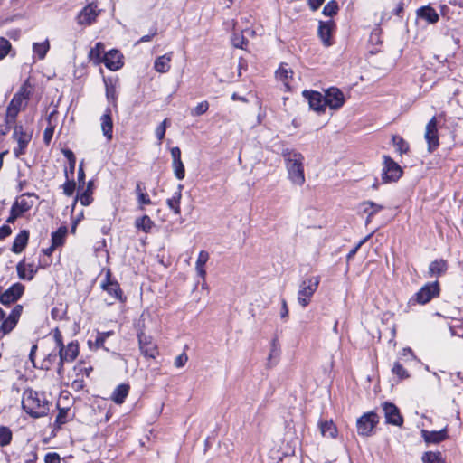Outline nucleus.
Returning <instances> with one entry per match:
<instances>
[{
    "instance_id": "obj_1",
    "label": "nucleus",
    "mask_w": 463,
    "mask_h": 463,
    "mask_svg": "<svg viewBox=\"0 0 463 463\" xmlns=\"http://www.w3.org/2000/svg\"><path fill=\"white\" fill-rule=\"evenodd\" d=\"M282 156L289 181L297 186H302L305 184L304 173V156L294 150L286 148L282 151Z\"/></svg>"
},
{
    "instance_id": "obj_2",
    "label": "nucleus",
    "mask_w": 463,
    "mask_h": 463,
    "mask_svg": "<svg viewBox=\"0 0 463 463\" xmlns=\"http://www.w3.org/2000/svg\"><path fill=\"white\" fill-rule=\"evenodd\" d=\"M22 406L28 414L34 418L43 417L49 411V402L44 394L31 389L24 392Z\"/></svg>"
},
{
    "instance_id": "obj_3",
    "label": "nucleus",
    "mask_w": 463,
    "mask_h": 463,
    "mask_svg": "<svg viewBox=\"0 0 463 463\" xmlns=\"http://www.w3.org/2000/svg\"><path fill=\"white\" fill-rule=\"evenodd\" d=\"M53 339L56 346L59 348L60 363L58 374H61L64 363H71L79 354V345L76 341L70 342L66 346L63 344L61 332L56 328L53 331Z\"/></svg>"
},
{
    "instance_id": "obj_4",
    "label": "nucleus",
    "mask_w": 463,
    "mask_h": 463,
    "mask_svg": "<svg viewBox=\"0 0 463 463\" xmlns=\"http://www.w3.org/2000/svg\"><path fill=\"white\" fill-rule=\"evenodd\" d=\"M30 97V91L25 86H22L17 93L11 99L6 109L5 123L8 130L14 124L20 110L26 107Z\"/></svg>"
},
{
    "instance_id": "obj_5",
    "label": "nucleus",
    "mask_w": 463,
    "mask_h": 463,
    "mask_svg": "<svg viewBox=\"0 0 463 463\" xmlns=\"http://www.w3.org/2000/svg\"><path fill=\"white\" fill-rule=\"evenodd\" d=\"M319 283L320 277L318 276L306 278L301 281L298 291V302L302 307L309 305Z\"/></svg>"
},
{
    "instance_id": "obj_6",
    "label": "nucleus",
    "mask_w": 463,
    "mask_h": 463,
    "mask_svg": "<svg viewBox=\"0 0 463 463\" xmlns=\"http://www.w3.org/2000/svg\"><path fill=\"white\" fill-rule=\"evenodd\" d=\"M379 421L378 415L373 411H369L357 419L356 428L357 433L363 437L372 435L373 429Z\"/></svg>"
},
{
    "instance_id": "obj_7",
    "label": "nucleus",
    "mask_w": 463,
    "mask_h": 463,
    "mask_svg": "<svg viewBox=\"0 0 463 463\" xmlns=\"http://www.w3.org/2000/svg\"><path fill=\"white\" fill-rule=\"evenodd\" d=\"M402 174L401 166L394 162L390 156H383V168L382 179L384 183L397 181Z\"/></svg>"
},
{
    "instance_id": "obj_8",
    "label": "nucleus",
    "mask_w": 463,
    "mask_h": 463,
    "mask_svg": "<svg viewBox=\"0 0 463 463\" xmlns=\"http://www.w3.org/2000/svg\"><path fill=\"white\" fill-rule=\"evenodd\" d=\"M137 338L140 353L145 357L155 359L159 354L157 345L154 342L151 335H146L144 332H140L137 335Z\"/></svg>"
},
{
    "instance_id": "obj_9",
    "label": "nucleus",
    "mask_w": 463,
    "mask_h": 463,
    "mask_svg": "<svg viewBox=\"0 0 463 463\" xmlns=\"http://www.w3.org/2000/svg\"><path fill=\"white\" fill-rule=\"evenodd\" d=\"M13 137L18 144V146L14 149V154L16 157H19L25 153V149L32 139V134L25 131L23 126L17 125L14 127Z\"/></svg>"
},
{
    "instance_id": "obj_10",
    "label": "nucleus",
    "mask_w": 463,
    "mask_h": 463,
    "mask_svg": "<svg viewBox=\"0 0 463 463\" xmlns=\"http://www.w3.org/2000/svg\"><path fill=\"white\" fill-rule=\"evenodd\" d=\"M101 288L109 295L111 298V302L109 304H112L116 300H123L120 286L118 281L111 279L110 269L106 271L105 278L101 282Z\"/></svg>"
},
{
    "instance_id": "obj_11",
    "label": "nucleus",
    "mask_w": 463,
    "mask_h": 463,
    "mask_svg": "<svg viewBox=\"0 0 463 463\" xmlns=\"http://www.w3.org/2000/svg\"><path fill=\"white\" fill-rule=\"evenodd\" d=\"M438 122L436 117H433L426 125L424 138L428 144V151L430 153L436 150L439 145L438 136Z\"/></svg>"
},
{
    "instance_id": "obj_12",
    "label": "nucleus",
    "mask_w": 463,
    "mask_h": 463,
    "mask_svg": "<svg viewBox=\"0 0 463 463\" xmlns=\"http://www.w3.org/2000/svg\"><path fill=\"white\" fill-rule=\"evenodd\" d=\"M439 293L438 281L429 283L423 286L414 296V300L421 305L430 302L434 297Z\"/></svg>"
},
{
    "instance_id": "obj_13",
    "label": "nucleus",
    "mask_w": 463,
    "mask_h": 463,
    "mask_svg": "<svg viewBox=\"0 0 463 463\" xmlns=\"http://www.w3.org/2000/svg\"><path fill=\"white\" fill-rule=\"evenodd\" d=\"M303 96L306 99L308 100V104L310 109L317 111V113H321L325 111L326 109V100L325 96H323L320 92L314 90H304Z\"/></svg>"
},
{
    "instance_id": "obj_14",
    "label": "nucleus",
    "mask_w": 463,
    "mask_h": 463,
    "mask_svg": "<svg viewBox=\"0 0 463 463\" xmlns=\"http://www.w3.org/2000/svg\"><path fill=\"white\" fill-rule=\"evenodd\" d=\"M326 107L331 109H338L345 103V96L337 88H329L325 94Z\"/></svg>"
},
{
    "instance_id": "obj_15",
    "label": "nucleus",
    "mask_w": 463,
    "mask_h": 463,
    "mask_svg": "<svg viewBox=\"0 0 463 463\" xmlns=\"http://www.w3.org/2000/svg\"><path fill=\"white\" fill-rule=\"evenodd\" d=\"M24 291V286L21 283H15L0 295V302L3 305H10L15 302L23 295Z\"/></svg>"
},
{
    "instance_id": "obj_16",
    "label": "nucleus",
    "mask_w": 463,
    "mask_h": 463,
    "mask_svg": "<svg viewBox=\"0 0 463 463\" xmlns=\"http://www.w3.org/2000/svg\"><path fill=\"white\" fill-rule=\"evenodd\" d=\"M383 410L384 411V417L387 423L395 426H402L403 419L400 414L399 409L393 403L384 402L383 404Z\"/></svg>"
},
{
    "instance_id": "obj_17",
    "label": "nucleus",
    "mask_w": 463,
    "mask_h": 463,
    "mask_svg": "<svg viewBox=\"0 0 463 463\" xmlns=\"http://www.w3.org/2000/svg\"><path fill=\"white\" fill-rule=\"evenodd\" d=\"M102 62L110 71H117L123 66L122 55L117 50H110L103 55Z\"/></svg>"
},
{
    "instance_id": "obj_18",
    "label": "nucleus",
    "mask_w": 463,
    "mask_h": 463,
    "mask_svg": "<svg viewBox=\"0 0 463 463\" xmlns=\"http://www.w3.org/2000/svg\"><path fill=\"white\" fill-rule=\"evenodd\" d=\"M97 6L93 4L85 6L78 14V23L81 25H90L92 24L98 16Z\"/></svg>"
},
{
    "instance_id": "obj_19",
    "label": "nucleus",
    "mask_w": 463,
    "mask_h": 463,
    "mask_svg": "<svg viewBox=\"0 0 463 463\" xmlns=\"http://www.w3.org/2000/svg\"><path fill=\"white\" fill-rule=\"evenodd\" d=\"M421 437L427 443H439L448 438L447 429L444 428L439 431L437 430H421Z\"/></svg>"
},
{
    "instance_id": "obj_20",
    "label": "nucleus",
    "mask_w": 463,
    "mask_h": 463,
    "mask_svg": "<svg viewBox=\"0 0 463 463\" xmlns=\"http://www.w3.org/2000/svg\"><path fill=\"white\" fill-rule=\"evenodd\" d=\"M334 27H335V24L333 21L319 22V25H318V29H317L318 36L320 37V39L322 40L323 43L326 46L331 45L330 38H331V34L334 30Z\"/></svg>"
},
{
    "instance_id": "obj_21",
    "label": "nucleus",
    "mask_w": 463,
    "mask_h": 463,
    "mask_svg": "<svg viewBox=\"0 0 463 463\" xmlns=\"http://www.w3.org/2000/svg\"><path fill=\"white\" fill-rule=\"evenodd\" d=\"M135 194L137 195L138 208L140 210H144L145 205L152 204V201L146 191L145 184L142 182L137 181L136 183Z\"/></svg>"
},
{
    "instance_id": "obj_22",
    "label": "nucleus",
    "mask_w": 463,
    "mask_h": 463,
    "mask_svg": "<svg viewBox=\"0 0 463 463\" xmlns=\"http://www.w3.org/2000/svg\"><path fill=\"white\" fill-rule=\"evenodd\" d=\"M130 391L128 383H121L118 385L110 395V400L118 405L124 403Z\"/></svg>"
},
{
    "instance_id": "obj_23",
    "label": "nucleus",
    "mask_w": 463,
    "mask_h": 463,
    "mask_svg": "<svg viewBox=\"0 0 463 463\" xmlns=\"http://www.w3.org/2000/svg\"><path fill=\"white\" fill-rule=\"evenodd\" d=\"M16 270L19 279L28 281L33 279L36 272L33 264H26L24 260L16 265Z\"/></svg>"
},
{
    "instance_id": "obj_24",
    "label": "nucleus",
    "mask_w": 463,
    "mask_h": 463,
    "mask_svg": "<svg viewBox=\"0 0 463 463\" xmlns=\"http://www.w3.org/2000/svg\"><path fill=\"white\" fill-rule=\"evenodd\" d=\"M100 120L103 135L107 137L108 140H111L113 137V123L111 118V109L109 108L106 109L105 113L102 115Z\"/></svg>"
},
{
    "instance_id": "obj_25",
    "label": "nucleus",
    "mask_w": 463,
    "mask_h": 463,
    "mask_svg": "<svg viewBox=\"0 0 463 463\" xmlns=\"http://www.w3.org/2000/svg\"><path fill=\"white\" fill-rule=\"evenodd\" d=\"M293 71L288 63H281L276 71V78L280 80L287 89H289V80L292 79Z\"/></svg>"
},
{
    "instance_id": "obj_26",
    "label": "nucleus",
    "mask_w": 463,
    "mask_h": 463,
    "mask_svg": "<svg viewBox=\"0 0 463 463\" xmlns=\"http://www.w3.org/2000/svg\"><path fill=\"white\" fill-rule=\"evenodd\" d=\"M417 15L419 18L423 19L430 24L437 23L439 18L436 10L429 5L419 8L417 11Z\"/></svg>"
},
{
    "instance_id": "obj_27",
    "label": "nucleus",
    "mask_w": 463,
    "mask_h": 463,
    "mask_svg": "<svg viewBox=\"0 0 463 463\" xmlns=\"http://www.w3.org/2000/svg\"><path fill=\"white\" fill-rule=\"evenodd\" d=\"M29 240V232L26 230H23L19 232V234L14 238L12 251L14 253H21L24 248L26 247Z\"/></svg>"
},
{
    "instance_id": "obj_28",
    "label": "nucleus",
    "mask_w": 463,
    "mask_h": 463,
    "mask_svg": "<svg viewBox=\"0 0 463 463\" xmlns=\"http://www.w3.org/2000/svg\"><path fill=\"white\" fill-rule=\"evenodd\" d=\"M25 196L30 197V194H24L17 198L12 205V208L15 210L20 215L24 213L28 212L33 205V201H29Z\"/></svg>"
},
{
    "instance_id": "obj_29",
    "label": "nucleus",
    "mask_w": 463,
    "mask_h": 463,
    "mask_svg": "<svg viewBox=\"0 0 463 463\" xmlns=\"http://www.w3.org/2000/svg\"><path fill=\"white\" fill-rule=\"evenodd\" d=\"M448 269L447 261L440 259L430 262L429 266V275L430 277H439L446 273Z\"/></svg>"
},
{
    "instance_id": "obj_30",
    "label": "nucleus",
    "mask_w": 463,
    "mask_h": 463,
    "mask_svg": "<svg viewBox=\"0 0 463 463\" xmlns=\"http://www.w3.org/2000/svg\"><path fill=\"white\" fill-rule=\"evenodd\" d=\"M318 427L323 437L334 439L337 435L336 426L332 420H320Z\"/></svg>"
},
{
    "instance_id": "obj_31",
    "label": "nucleus",
    "mask_w": 463,
    "mask_h": 463,
    "mask_svg": "<svg viewBox=\"0 0 463 463\" xmlns=\"http://www.w3.org/2000/svg\"><path fill=\"white\" fill-rule=\"evenodd\" d=\"M172 52L164 54L156 59L154 68L157 72L165 73L170 70Z\"/></svg>"
},
{
    "instance_id": "obj_32",
    "label": "nucleus",
    "mask_w": 463,
    "mask_h": 463,
    "mask_svg": "<svg viewBox=\"0 0 463 463\" xmlns=\"http://www.w3.org/2000/svg\"><path fill=\"white\" fill-rule=\"evenodd\" d=\"M182 189L183 185L179 184L177 186V190L173 194L172 197L167 199L166 203L167 206L175 213L180 214V202L182 198Z\"/></svg>"
},
{
    "instance_id": "obj_33",
    "label": "nucleus",
    "mask_w": 463,
    "mask_h": 463,
    "mask_svg": "<svg viewBox=\"0 0 463 463\" xmlns=\"http://www.w3.org/2000/svg\"><path fill=\"white\" fill-rule=\"evenodd\" d=\"M105 48L102 43H97L93 48L89 52V59L94 65H99L103 61L102 54Z\"/></svg>"
},
{
    "instance_id": "obj_34",
    "label": "nucleus",
    "mask_w": 463,
    "mask_h": 463,
    "mask_svg": "<svg viewBox=\"0 0 463 463\" xmlns=\"http://www.w3.org/2000/svg\"><path fill=\"white\" fill-rule=\"evenodd\" d=\"M209 260V253L205 250H201L196 263H195V269L199 277H201L203 279H205L206 277V271L204 269V265Z\"/></svg>"
},
{
    "instance_id": "obj_35",
    "label": "nucleus",
    "mask_w": 463,
    "mask_h": 463,
    "mask_svg": "<svg viewBox=\"0 0 463 463\" xmlns=\"http://www.w3.org/2000/svg\"><path fill=\"white\" fill-rule=\"evenodd\" d=\"M383 207L379 205L372 201L363 202L360 204V209L364 213L369 215V217H373L375 213L380 212Z\"/></svg>"
},
{
    "instance_id": "obj_36",
    "label": "nucleus",
    "mask_w": 463,
    "mask_h": 463,
    "mask_svg": "<svg viewBox=\"0 0 463 463\" xmlns=\"http://www.w3.org/2000/svg\"><path fill=\"white\" fill-rule=\"evenodd\" d=\"M50 49V43L48 40H45L43 43H34L33 44V51L38 56L40 60L44 59L46 53Z\"/></svg>"
},
{
    "instance_id": "obj_37",
    "label": "nucleus",
    "mask_w": 463,
    "mask_h": 463,
    "mask_svg": "<svg viewBox=\"0 0 463 463\" xmlns=\"http://www.w3.org/2000/svg\"><path fill=\"white\" fill-rule=\"evenodd\" d=\"M154 225L149 216L144 215L135 221V226L145 232H149Z\"/></svg>"
},
{
    "instance_id": "obj_38",
    "label": "nucleus",
    "mask_w": 463,
    "mask_h": 463,
    "mask_svg": "<svg viewBox=\"0 0 463 463\" xmlns=\"http://www.w3.org/2000/svg\"><path fill=\"white\" fill-rule=\"evenodd\" d=\"M92 183L90 182L88 184V186L87 188L80 194L77 196V200H80V203L83 205V206H88L92 202Z\"/></svg>"
},
{
    "instance_id": "obj_39",
    "label": "nucleus",
    "mask_w": 463,
    "mask_h": 463,
    "mask_svg": "<svg viewBox=\"0 0 463 463\" xmlns=\"http://www.w3.org/2000/svg\"><path fill=\"white\" fill-rule=\"evenodd\" d=\"M421 459L423 463H444L440 452H425Z\"/></svg>"
},
{
    "instance_id": "obj_40",
    "label": "nucleus",
    "mask_w": 463,
    "mask_h": 463,
    "mask_svg": "<svg viewBox=\"0 0 463 463\" xmlns=\"http://www.w3.org/2000/svg\"><path fill=\"white\" fill-rule=\"evenodd\" d=\"M67 230L65 227L59 228L55 232L52 234V244L55 247L62 245Z\"/></svg>"
},
{
    "instance_id": "obj_41",
    "label": "nucleus",
    "mask_w": 463,
    "mask_h": 463,
    "mask_svg": "<svg viewBox=\"0 0 463 463\" xmlns=\"http://www.w3.org/2000/svg\"><path fill=\"white\" fill-rule=\"evenodd\" d=\"M392 143L400 154L409 151V144L402 137L396 135L392 136Z\"/></svg>"
},
{
    "instance_id": "obj_42",
    "label": "nucleus",
    "mask_w": 463,
    "mask_h": 463,
    "mask_svg": "<svg viewBox=\"0 0 463 463\" xmlns=\"http://www.w3.org/2000/svg\"><path fill=\"white\" fill-rule=\"evenodd\" d=\"M13 434L8 427H0V446L5 447L12 441Z\"/></svg>"
},
{
    "instance_id": "obj_43",
    "label": "nucleus",
    "mask_w": 463,
    "mask_h": 463,
    "mask_svg": "<svg viewBox=\"0 0 463 463\" xmlns=\"http://www.w3.org/2000/svg\"><path fill=\"white\" fill-rule=\"evenodd\" d=\"M106 84V97L109 102L112 103L114 107L117 106V90L116 87L113 84H109L107 81H105Z\"/></svg>"
},
{
    "instance_id": "obj_44",
    "label": "nucleus",
    "mask_w": 463,
    "mask_h": 463,
    "mask_svg": "<svg viewBox=\"0 0 463 463\" xmlns=\"http://www.w3.org/2000/svg\"><path fill=\"white\" fill-rule=\"evenodd\" d=\"M16 324V320L11 318L10 317H7L6 318L4 319L0 326V332H2L4 335H6L15 327Z\"/></svg>"
},
{
    "instance_id": "obj_45",
    "label": "nucleus",
    "mask_w": 463,
    "mask_h": 463,
    "mask_svg": "<svg viewBox=\"0 0 463 463\" xmlns=\"http://www.w3.org/2000/svg\"><path fill=\"white\" fill-rule=\"evenodd\" d=\"M338 11V5L336 1L332 0L328 2L323 8V14L326 16H334L337 14Z\"/></svg>"
},
{
    "instance_id": "obj_46",
    "label": "nucleus",
    "mask_w": 463,
    "mask_h": 463,
    "mask_svg": "<svg viewBox=\"0 0 463 463\" xmlns=\"http://www.w3.org/2000/svg\"><path fill=\"white\" fill-rule=\"evenodd\" d=\"M175 176L178 180H183L185 176V169L182 160L173 162Z\"/></svg>"
},
{
    "instance_id": "obj_47",
    "label": "nucleus",
    "mask_w": 463,
    "mask_h": 463,
    "mask_svg": "<svg viewBox=\"0 0 463 463\" xmlns=\"http://www.w3.org/2000/svg\"><path fill=\"white\" fill-rule=\"evenodd\" d=\"M232 43L236 48L243 49L244 45L248 43V40L241 33H233Z\"/></svg>"
},
{
    "instance_id": "obj_48",
    "label": "nucleus",
    "mask_w": 463,
    "mask_h": 463,
    "mask_svg": "<svg viewBox=\"0 0 463 463\" xmlns=\"http://www.w3.org/2000/svg\"><path fill=\"white\" fill-rule=\"evenodd\" d=\"M168 125H169L168 119L165 118L155 130V134L159 141V144H161V141L165 137V130H166V128L168 127Z\"/></svg>"
},
{
    "instance_id": "obj_49",
    "label": "nucleus",
    "mask_w": 463,
    "mask_h": 463,
    "mask_svg": "<svg viewBox=\"0 0 463 463\" xmlns=\"http://www.w3.org/2000/svg\"><path fill=\"white\" fill-rule=\"evenodd\" d=\"M208 109L209 103L207 101H202L191 110V115L194 117L201 116L204 114Z\"/></svg>"
},
{
    "instance_id": "obj_50",
    "label": "nucleus",
    "mask_w": 463,
    "mask_h": 463,
    "mask_svg": "<svg viewBox=\"0 0 463 463\" xmlns=\"http://www.w3.org/2000/svg\"><path fill=\"white\" fill-rule=\"evenodd\" d=\"M11 49V43L10 42L1 37L0 38V60L4 59L9 52Z\"/></svg>"
},
{
    "instance_id": "obj_51",
    "label": "nucleus",
    "mask_w": 463,
    "mask_h": 463,
    "mask_svg": "<svg viewBox=\"0 0 463 463\" xmlns=\"http://www.w3.org/2000/svg\"><path fill=\"white\" fill-rule=\"evenodd\" d=\"M392 373L396 374L400 379H405L409 377L408 372L398 362L394 364L392 367Z\"/></svg>"
},
{
    "instance_id": "obj_52",
    "label": "nucleus",
    "mask_w": 463,
    "mask_h": 463,
    "mask_svg": "<svg viewBox=\"0 0 463 463\" xmlns=\"http://www.w3.org/2000/svg\"><path fill=\"white\" fill-rule=\"evenodd\" d=\"M113 334L112 331L99 333L96 337L95 345L98 348L102 347L107 337Z\"/></svg>"
},
{
    "instance_id": "obj_53",
    "label": "nucleus",
    "mask_w": 463,
    "mask_h": 463,
    "mask_svg": "<svg viewBox=\"0 0 463 463\" xmlns=\"http://www.w3.org/2000/svg\"><path fill=\"white\" fill-rule=\"evenodd\" d=\"M75 182L72 180V181H67L66 183H64L63 184V193L68 195V196H71L74 193V190H75Z\"/></svg>"
},
{
    "instance_id": "obj_54",
    "label": "nucleus",
    "mask_w": 463,
    "mask_h": 463,
    "mask_svg": "<svg viewBox=\"0 0 463 463\" xmlns=\"http://www.w3.org/2000/svg\"><path fill=\"white\" fill-rule=\"evenodd\" d=\"M370 237H371V234H370V235H368V236H366V237H364L363 240H361V241L357 243V245H356L354 249H352V250H350V252H349V253H348V255H347V260H351V259H352V258L356 254V252L358 251V250L360 249V247H361L364 242H366Z\"/></svg>"
},
{
    "instance_id": "obj_55",
    "label": "nucleus",
    "mask_w": 463,
    "mask_h": 463,
    "mask_svg": "<svg viewBox=\"0 0 463 463\" xmlns=\"http://www.w3.org/2000/svg\"><path fill=\"white\" fill-rule=\"evenodd\" d=\"M188 361V356L185 353H182L180 355H178L175 360V365L177 368L183 367L186 362Z\"/></svg>"
},
{
    "instance_id": "obj_56",
    "label": "nucleus",
    "mask_w": 463,
    "mask_h": 463,
    "mask_svg": "<svg viewBox=\"0 0 463 463\" xmlns=\"http://www.w3.org/2000/svg\"><path fill=\"white\" fill-rule=\"evenodd\" d=\"M44 461L45 463H60L61 458L57 453H47Z\"/></svg>"
},
{
    "instance_id": "obj_57",
    "label": "nucleus",
    "mask_w": 463,
    "mask_h": 463,
    "mask_svg": "<svg viewBox=\"0 0 463 463\" xmlns=\"http://www.w3.org/2000/svg\"><path fill=\"white\" fill-rule=\"evenodd\" d=\"M53 132H54V127H52V126H50V127H48V128H46L44 129V132H43V141L46 144H49L50 141L52 140V136H53Z\"/></svg>"
},
{
    "instance_id": "obj_58",
    "label": "nucleus",
    "mask_w": 463,
    "mask_h": 463,
    "mask_svg": "<svg viewBox=\"0 0 463 463\" xmlns=\"http://www.w3.org/2000/svg\"><path fill=\"white\" fill-rule=\"evenodd\" d=\"M66 417H67V410H60L57 417H56V420H55V423L59 426L64 424L66 422Z\"/></svg>"
},
{
    "instance_id": "obj_59",
    "label": "nucleus",
    "mask_w": 463,
    "mask_h": 463,
    "mask_svg": "<svg viewBox=\"0 0 463 463\" xmlns=\"http://www.w3.org/2000/svg\"><path fill=\"white\" fill-rule=\"evenodd\" d=\"M22 310H23V307L21 305H16L14 307V308L11 311V313L9 314L8 317H10L11 318H14L17 322L21 316Z\"/></svg>"
},
{
    "instance_id": "obj_60",
    "label": "nucleus",
    "mask_w": 463,
    "mask_h": 463,
    "mask_svg": "<svg viewBox=\"0 0 463 463\" xmlns=\"http://www.w3.org/2000/svg\"><path fill=\"white\" fill-rule=\"evenodd\" d=\"M12 233V229L8 225L0 227V240H4Z\"/></svg>"
},
{
    "instance_id": "obj_61",
    "label": "nucleus",
    "mask_w": 463,
    "mask_h": 463,
    "mask_svg": "<svg viewBox=\"0 0 463 463\" xmlns=\"http://www.w3.org/2000/svg\"><path fill=\"white\" fill-rule=\"evenodd\" d=\"M324 2L325 0H307V4L312 11L317 10Z\"/></svg>"
},
{
    "instance_id": "obj_62",
    "label": "nucleus",
    "mask_w": 463,
    "mask_h": 463,
    "mask_svg": "<svg viewBox=\"0 0 463 463\" xmlns=\"http://www.w3.org/2000/svg\"><path fill=\"white\" fill-rule=\"evenodd\" d=\"M171 156H172L173 162L182 160L180 148L177 146L172 147L171 148Z\"/></svg>"
},
{
    "instance_id": "obj_63",
    "label": "nucleus",
    "mask_w": 463,
    "mask_h": 463,
    "mask_svg": "<svg viewBox=\"0 0 463 463\" xmlns=\"http://www.w3.org/2000/svg\"><path fill=\"white\" fill-rule=\"evenodd\" d=\"M63 153H64V156L69 159V161L71 163V167L73 170L74 165H75V157H74L73 153L71 150H64Z\"/></svg>"
},
{
    "instance_id": "obj_64",
    "label": "nucleus",
    "mask_w": 463,
    "mask_h": 463,
    "mask_svg": "<svg viewBox=\"0 0 463 463\" xmlns=\"http://www.w3.org/2000/svg\"><path fill=\"white\" fill-rule=\"evenodd\" d=\"M21 215L15 211L14 210L12 207H11V211H10V215L9 217L7 218L6 222L8 223H13L14 222V221L20 217Z\"/></svg>"
}]
</instances>
